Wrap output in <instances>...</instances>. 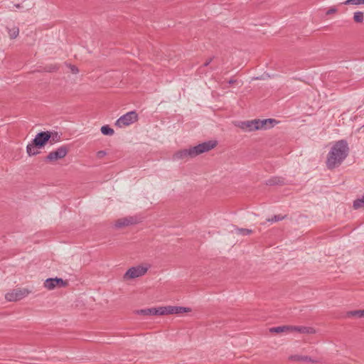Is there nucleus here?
<instances>
[{"label":"nucleus","instance_id":"1","mask_svg":"<svg viewBox=\"0 0 364 364\" xmlns=\"http://www.w3.org/2000/svg\"><path fill=\"white\" fill-rule=\"evenodd\" d=\"M348 154V144L344 140L337 141L329 151L326 160V166L333 169L341 165Z\"/></svg>","mask_w":364,"mask_h":364},{"label":"nucleus","instance_id":"2","mask_svg":"<svg viewBox=\"0 0 364 364\" xmlns=\"http://www.w3.org/2000/svg\"><path fill=\"white\" fill-rule=\"evenodd\" d=\"M216 146V141H208L201 143L197 146L184 149L176 151L173 155L174 160H186L188 158H193L198 155L207 152Z\"/></svg>","mask_w":364,"mask_h":364},{"label":"nucleus","instance_id":"3","mask_svg":"<svg viewBox=\"0 0 364 364\" xmlns=\"http://www.w3.org/2000/svg\"><path fill=\"white\" fill-rule=\"evenodd\" d=\"M274 122L275 120L272 119H254L240 122L238 124V127L245 132H253L272 127Z\"/></svg>","mask_w":364,"mask_h":364},{"label":"nucleus","instance_id":"4","mask_svg":"<svg viewBox=\"0 0 364 364\" xmlns=\"http://www.w3.org/2000/svg\"><path fill=\"white\" fill-rule=\"evenodd\" d=\"M150 268L149 264L143 263L129 267L123 274L122 279L124 282H130L144 276Z\"/></svg>","mask_w":364,"mask_h":364},{"label":"nucleus","instance_id":"5","mask_svg":"<svg viewBox=\"0 0 364 364\" xmlns=\"http://www.w3.org/2000/svg\"><path fill=\"white\" fill-rule=\"evenodd\" d=\"M138 120V114L135 111L126 113L120 117L115 122V125L119 128H123L129 126Z\"/></svg>","mask_w":364,"mask_h":364},{"label":"nucleus","instance_id":"6","mask_svg":"<svg viewBox=\"0 0 364 364\" xmlns=\"http://www.w3.org/2000/svg\"><path fill=\"white\" fill-rule=\"evenodd\" d=\"M68 285V280H63L61 278H48L45 280L43 287L48 290H53L55 289H60L65 287Z\"/></svg>","mask_w":364,"mask_h":364},{"label":"nucleus","instance_id":"7","mask_svg":"<svg viewBox=\"0 0 364 364\" xmlns=\"http://www.w3.org/2000/svg\"><path fill=\"white\" fill-rule=\"evenodd\" d=\"M162 314L164 315L169 314H179L181 315L184 313H189L191 311V309L189 307L175 306H166L162 309Z\"/></svg>","mask_w":364,"mask_h":364},{"label":"nucleus","instance_id":"8","mask_svg":"<svg viewBox=\"0 0 364 364\" xmlns=\"http://www.w3.org/2000/svg\"><path fill=\"white\" fill-rule=\"evenodd\" d=\"M68 151V149L63 146L58 148L56 150L50 152L46 159L49 161H55L63 159L67 155Z\"/></svg>","mask_w":364,"mask_h":364},{"label":"nucleus","instance_id":"9","mask_svg":"<svg viewBox=\"0 0 364 364\" xmlns=\"http://www.w3.org/2000/svg\"><path fill=\"white\" fill-rule=\"evenodd\" d=\"M50 138V134L49 132H42L36 134L33 141L38 148H41L46 144Z\"/></svg>","mask_w":364,"mask_h":364},{"label":"nucleus","instance_id":"10","mask_svg":"<svg viewBox=\"0 0 364 364\" xmlns=\"http://www.w3.org/2000/svg\"><path fill=\"white\" fill-rule=\"evenodd\" d=\"M269 331L271 333H293L294 332V326H282L272 327V328H270Z\"/></svg>","mask_w":364,"mask_h":364},{"label":"nucleus","instance_id":"11","mask_svg":"<svg viewBox=\"0 0 364 364\" xmlns=\"http://www.w3.org/2000/svg\"><path fill=\"white\" fill-rule=\"evenodd\" d=\"M162 309H164V306H159L157 308H149L141 310V313L146 314V315H160L164 316V314H162V311H164Z\"/></svg>","mask_w":364,"mask_h":364},{"label":"nucleus","instance_id":"12","mask_svg":"<svg viewBox=\"0 0 364 364\" xmlns=\"http://www.w3.org/2000/svg\"><path fill=\"white\" fill-rule=\"evenodd\" d=\"M294 332H299L303 334H314L316 333V330L314 328L309 326H294Z\"/></svg>","mask_w":364,"mask_h":364},{"label":"nucleus","instance_id":"13","mask_svg":"<svg viewBox=\"0 0 364 364\" xmlns=\"http://www.w3.org/2000/svg\"><path fill=\"white\" fill-rule=\"evenodd\" d=\"M134 221L132 218H124L117 220L115 223V225L118 228H122L132 224L134 223Z\"/></svg>","mask_w":364,"mask_h":364},{"label":"nucleus","instance_id":"14","mask_svg":"<svg viewBox=\"0 0 364 364\" xmlns=\"http://www.w3.org/2000/svg\"><path fill=\"white\" fill-rule=\"evenodd\" d=\"M38 147L37 145L35 144L33 141L28 144L26 146V152L29 156H34L38 154V151L36 150Z\"/></svg>","mask_w":364,"mask_h":364},{"label":"nucleus","instance_id":"15","mask_svg":"<svg viewBox=\"0 0 364 364\" xmlns=\"http://www.w3.org/2000/svg\"><path fill=\"white\" fill-rule=\"evenodd\" d=\"M353 18L355 23H363L364 20V13L363 11H356L353 14Z\"/></svg>","mask_w":364,"mask_h":364},{"label":"nucleus","instance_id":"16","mask_svg":"<svg viewBox=\"0 0 364 364\" xmlns=\"http://www.w3.org/2000/svg\"><path fill=\"white\" fill-rule=\"evenodd\" d=\"M353 208L355 209L364 208V197L363 196L360 198H358L353 202Z\"/></svg>","mask_w":364,"mask_h":364},{"label":"nucleus","instance_id":"17","mask_svg":"<svg viewBox=\"0 0 364 364\" xmlns=\"http://www.w3.org/2000/svg\"><path fill=\"white\" fill-rule=\"evenodd\" d=\"M101 132L104 135L112 136L114 134V129L110 128L109 126L105 125L101 127Z\"/></svg>","mask_w":364,"mask_h":364},{"label":"nucleus","instance_id":"18","mask_svg":"<svg viewBox=\"0 0 364 364\" xmlns=\"http://www.w3.org/2000/svg\"><path fill=\"white\" fill-rule=\"evenodd\" d=\"M343 4L345 5L358 6L364 4V0H346Z\"/></svg>","mask_w":364,"mask_h":364},{"label":"nucleus","instance_id":"19","mask_svg":"<svg viewBox=\"0 0 364 364\" xmlns=\"http://www.w3.org/2000/svg\"><path fill=\"white\" fill-rule=\"evenodd\" d=\"M252 232V230L246 228H237L236 229V233L241 235H248Z\"/></svg>","mask_w":364,"mask_h":364},{"label":"nucleus","instance_id":"20","mask_svg":"<svg viewBox=\"0 0 364 364\" xmlns=\"http://www.w3.org/2000/svg\"><path fill=\"white\" fill-rule=\"evenodd\" d=\"M19 33V30L17 27H14L12 28L9 29V34L11 38H15L18 36Z\"/></svg>","mask_w":364,"mask_h":364},{"label":"nucleus","instance_id":"21","mask_svg":"<svg viewBox=\"0 0 364 364\" xmlns=\"http://www.w3.org/2000/svg\"><path fill=\"white\" fill-rule=\"evenodd\" d=\"M348 316H356V317H364V309L353 311L348 313Z\"/></svg>","mask_w":364,"mask_h":364},{"label":"nucleus","instance_id":"22","mask_svg":"<svg viewBox=\"0 0 364 364\" xmlns=\"http://www.w3.org/2000/svg\"><path fill=\"white\" fill-rule=\"evenodd\" d=\"M284 218L283 216H281V215H274L273 218H272L271 219H268L267 221L269 222H277V221H280L282 220V219Z\"/></svg>","mask_w":364,"mask_h":364},{"label":"nucleus","instance_id":"23","mask_svg":"<svg viewBox=\"0 0 364 364\" xmlns=\"http://www.w3.org/2000/svg\"><path fill=\"white\" fill-rule=\"evenodd\" d=\"M30 293L31 292L28 291L27 289H23V291L22 290H16V291L15 293V296H21V295H24V294H28Z\"/></svg>","mask_w":364,"mask_h":364},{"label":"nucleus","instance_id":"24","mask_svg":"<svg viewBox=\"0 0 364 364\" xmlns=\"http://www.w3.org/2000/svg\"><path fill=\"white\" fill-rule=\"evenodd\" d=\"M280 182H281V181L279 178H272V179H270L269 181L267 184H269V185H275V184L280 183Z\"/></svg>","mask_w":364,"mask_h":364},{"label":"nucleus","instance_id":"25","mask_svg":"<svg viewBox=\"0 0 364 364\" xmlns=\"http://www.w3.org/2000/svg\"><path fill=\"white\" fill-rule=\"evenodd\" d=\"M105 155H106V152L105 151H99L97 153V156L99 159L104 157Z\"/></svg>","mask_w":364,"mask_h":364},{"label":"nucleus","instance_id":"26","mask_svg":"<svg viewBox=\"0 0 364 364\" xmlns=\"http://www.w3.org/2000/svg\"><path fill=\"white\" fill-rule=\"evenodd\" d=\"M70 68L71 72L74 74H77L79 72L77 68L75 67V65H70Z\"/></svg>","mask_w":364,"mask_h":364},{"label":"nucleus","instance_id":"27","mask_svg":"<svg viewBox=\"0 0 364 364\" xmlns=\"http://www.w3.org/2000/svg\"><path fill=\"white\" fill-rule=\"evenodd\" d=\"M337 11V9L336 8H331L327 12L326 14H331L336 13Z\"/></svg>","mask_w":364,"mask_h":364},{"label":"nucleus","instance_id":"28","mask_svg":"<svg viewBox=\"0 0 364 364\" xmlns=\"http://www.w3.org/2000/svg\"><path fill=\"white\" fill-rule=\"evenodd\" d=\"M212 60V58H210L208 60H207L205 63H204V66H208L210 63L211 62Z\"/></svg>","mask_w":364,"mask_h":364},{"label":"nucleus","instance_id":"29","mask_svg":"<svg viewBox=\"0 0 364 364\" xmlns=\"http://www.w3.org/2000/svg\"><path fill=\"white\" fill-rule=\"evenodd\" d=\"M8 301H16L17 299H16L15 297H11Z\"/></svg>","mask_w":364,"mask_h":364},{"label":"nucleus","instance_id":"30","mask_svg":"<svg viewBox=\"0 0 364 364\" xmlns=\"http://www.w3.org/2000/svg\"><path fill=\"white\" fill-rule=\"evenodd\" d=\"M234 82H235V80H230L229 81V83H230V84H232V83H234Z\"/></svg>","mask_w":364,"mask_h":364},{"label":"nucleus","instance_id":"31","mask_svg":"<svg viewBox=\"0 0 364 364\" xmlns=\"http://www.w3.org/2000/svg\"><path fill=\"white\" fill-rule=\"evenodd\" d=\"M363 197H364V196H363Z\"/></svg>","mask_w":364,"mask_h":364}]
</instances>
